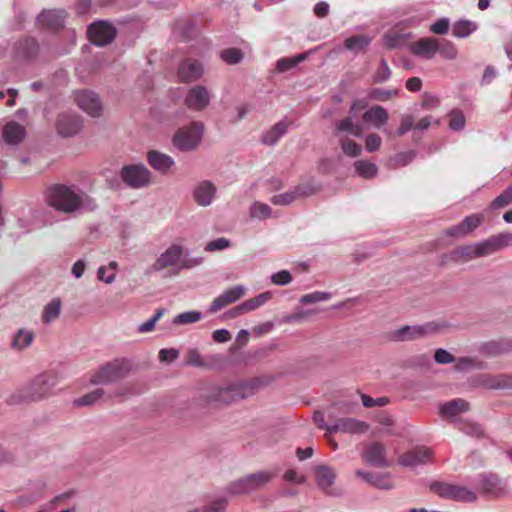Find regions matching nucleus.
<instances>
[{
  "label": "nucleus",
  "mask_w": 512,
  "mask_h": 512,
  "mask_svg": "<svg viewBox=\"0 0 512 512\" xmlns=\"http://www.w3.org/2000/svg\"><path fill=\"white\" fill-rule=\"evenodd\" d=\"M469 409L467 401L461 398H456L451 401L444 403L440 407V413L443 417H453L459 413L465 412Z\"/></svg>",
  "instance_id": "7c9ffc66"
},
{
  "label": "nucleus",
  "mask_w": 512,
  "mask_h": 512,
  "mask_svg": "<svg viewBox=\"0 0 512 512\" xmlns=\"http://www.w3.org/2000/svg\"><path fill=\"white\" fill-rule=\"evenodd\" d=\"M271 298H272L271 292L261 293V294L257 295L256 297L248 299V300L244 301L243 303H241L240 305L232 308L229 311V315H230V317H237V316L243 315L247 312L256 310L257 308H259L260 306H262L266 302H268Z\"/></svg>",
  "instance_id": "a211bd4d"
},
{
  "label": "nucleus",
  "mask_w": 512,
  "mask_h": 512,
  "mask_svg": "<svg viewBox=\"0 0 512 512\" xmlns=\"http://www.w3.org/2000/svg\"><path fill=\"white\" fill-rule=\"evenodd\" d=\"M87 33L92 44L105 46L115 39L117 30L107 21H97L88 27Z\"/></svg>",
  "instance_id": "1a4fd4ad"
},
{
  "label": "nucleus",
  "mask_w": 512,
  "mask_h": 512,
  "mask_svg": "<svg viewBox=\"0 0 512 512\" xmlns=\"http://www.w3.org/2000/svg\"><path fill=\"white\" fill-rule=\"evenodd\" d=\"M267 384L268 381L265 378L260 377L234 384L238 400L253 396L260 388Z\"/></svg>",
  "instance_id": "4be33fe9"
},
{
  "label": "nucleus",
  "mask_w": 512,
  "mask_h": 512,
  "mask_svg": "<svg viewBox=\"0 0 512 512\" xmlns=\"http://www.w3.org/2000/svg\"><path fill=\"white\" fill-rule=\"evenodd\" d=\"M34 339L35 334L32 330L21 328L14 333L10 347L15 351L20 352L30 347Z\"/></svg>",
  "instance_id": "cd10ccee"
},
{
  "label": "nucleus",
  "mask_w": 512,
  "mask_h": 512,
  "mask_svg": "<svg viewBox=\"0 0 512 512\" xmlns=\"http://www.w3.org/2000/svg\"><path fill=\"white\" fill-rule=\"evenodd\" d=\"M118 264L111 261L107 266H100L97 271L98 280L107 284H111L116 279V270Z\"/></svg>",
  "instance_id": "ea45409f"
},
{
  "label": "nucleus",
  "mask_w": 512,
  "mask_h": 512,
  "mask_svg": "<svg viewBox=\"0 0 512 512\" xmlns=\"http://www.w3.org/2000/svg\"><path fill=\"white\" fill-rule=\"evenodd\" d=\"M274 476L275 474L269 471H260L254 474H250L231 483L229 486V491L233 494H248L255 490L261 489Z\"/></svg>",
  "instance_id": "0eeeda50"
},
{
  "label": "nucleus",
  "mask_w": 512,
  "mask_h": 512,
  "mask_svg": "<svg viewBox=\"0 0 512 512\" xmlns=\"http://www.w3.org/2000/svg\"><path fill=\"white\" fill-rule=\"evenodd\" d=\"M270 213L271 208L268 205L260 202L254 203L250 210V214L252 217H258L263 219L269 217Z\"/></svg>",
  "instance_id": "4d7b16f0"
},
{
  "label": "nucleus",
  "mask_w": 512,
  "mask_h": 512,
  "mask_svg": "<svg viewBox=\"0 0 512 512\" xmlns=\"http://www.w3.org/2000/svg\"><path fill=\"white\" fill-rule=\"evenodd\" d=\"M67 13L62 9L44 10L36 18V25L40 29L56 30L64 26Z\"/></svg>",
  "instance_id": "4468645a"
},
{
  "label": "nucleus",
  "mask_w": 512,
  "mask_h": 512,
  "mask_svg": "<svg viewBox=\"0 0 512 512\" xmlns=\"http://www.w3.org/2000/svg\"><path fill=\"white\" fill-rule=\"evenodd\" d=\"M481 384L487 389H512V374L483 375Z\"/></svg>",
  "instance_id": "393cba45"
},
{
  "label": "nucleus",
  "mask_w": 512,
  "mask_h": 512,
  "mask_svg": "<svg viewBox=\"0 0 512 512\" xmlns=\"http://www.w3.org/2000/svg\"><path fill=\"white\" fill-rule=\"evenodd\" d=\"M438 52L441 54V56L447 59H454L457 55V51L454 45L447 40H443L442 42L439 41Z\"/></svg>",
  "instance_id": "13d9d810"
},
{
  "label": "nucleus",
  "mask_w": 512,
  "mask_h": 512,
  "mask_svg": "<svg viewBox=\"0 0 512 512\" xmlns=\"http://www.w3.org/2000/svg\"><path fill=\"white\" fill-rule=\"evenodd\" d=\"M296 199L297 198H296V195L294 193V190H292V191H288V192H285V193L274 195L271 198V202L274 205H289L292 202H294Z\"/></svg>",
  "instance_id": "6e6d98bb"
},
{
  "label": "nucleus",
  "mask_w": 512,
  "mask_h": 512,
  "mask_svg": "<svg viewBox=\"0 0 512 512\" xmlns=\"http://www.w3.org/2000/svg\"><path fill=\"white\" fill-rule=\"evenodd\" d=\"M288 124L284 121L276 123L262 136V142L266 145H274L286 133Z\"/></svg>",
  "instance_id": "f704fd0d"
},
{
  "label": "nucleus",
  "mask_w": 512,
  "mask_h": 512,
  "mask_svg": "<svg viewBox=\"0 0 512 512\" xmlns=\"http://www.w3.org/2000/svg\"><path fill=\"white\" fill-rule=\"evenodd\" d=\"M415 153L413 151L401 152L396 154L390 161L392 168H400L408 165L414 159Z\"/></svg>",
  "instance_id": "de8ad7c7"
},
{
  "label": "nucleus",
  "mask_w": 512,
  "mask_h": 512,
  "mask_svg": "<svg viewBox=\"0 0 512 512\" xmlns=\"http://www.w3.org/2000/svg\"><path fill=\"white\" fill-rule=\"evenodd\" d=\"M56 128L61 136L71 137L81 130L82 121L76 114L63 113L57 119Z\"/></svg>",
  "instance_id": "dca6fc26"
},
{
  "label": "nucleus",
  "mask_w": 512,
  "mask_h": 512,
  "mask_svg": "<svg viewBox=\"0 0 512 512\" xmlns=\"http://www.w3.org/2000/svg\"><path fill=\"white\" fill-rule=\"evenodd\" d=\"M396 95H397V90H383V89L376 88V89H372L369 92L368 97L371 100H377V101L384 102Z\"/></svg>",
  "instance_id": "3c124183"
},
{
  "label": "nucleus",
  "mask_w": 512,
  "mask_h": 512,
  "mask_svg": "<svg viewBox=\"0 0 512 512\" xmlns=\"http://www.w3.org/2000/svg\"><path fill=\"white\" fill-rule=\"evenodd\" d=\"M59 379L56 373L49 371L36 376L26 387L25 398L30 401L40 400L50 394Z\"/></svg>",
  "instance_id": "39448f33"
},
{
  "label": "nucleus",
  "mask_w": 512,
  "mask_h": 512,
  "mask_svg": "<svg viewBox=\"0 0 512 512\" xmlns=\"http://www.w3.org/2000/svg\"><path fill=\"white\" fill-rule=\"evenodd\" d=\"M227 502L224 499H219L213 502L210 506L203 510H194V512H223L226 508Z\"/></svg>",
  "instance_id": "774afa93"
},
{
  "label": "nucleus",
  "mask_w": 512,
  "mask_h": 512,
  "mask_svg": "<svg viewBox=\"0 0 512 512\" xmlns=\"http://www.w3.org/2000/svg\"><path fill=\"white\" fill-rule=\"evenodd\" d=\"M293 190L297 199L308 197L317 191V189L310 183L299 184Z\"/></svg>",
  "instance_id": "052dcab7"
},
{
  "label": "nucleus",
  "mask_w": 512,
  "mask_h": 512,
  "mask_svg": "<svg viewBox=\"0 0 512 512\" xmlns=\"http://www.w3.org/2000/svg\"><path fill=\"white\" fill-rule=\"evenodd\" d=\"M75 102L87 114L93 117L100 115L101 101L94 92L88 90L77 91L75 93Z\"/></svg>",
  "instance_id": "ddd939ff"
},
{
  "label": "nucleus",
  "mask_w": 512,
  "mask_h": 512,
  "mask_svg": "<svg viewBox=\"0 0 512 512\" xmlns=\"http://www.w3.org/2000/svg\"><path fill=\"white\" fill-rule=\"evenodd\" d=\"M15 49L17 58L28 59L37 53L38 44L33 38H25L16 43Z\"/></svg>",
  "instance_id": "2f4dec72"
},
{
  "label": "nucleus",
  "mask_w": 512,
  "mask_h": 512,
  "mask_svg": "<svg viewBox=\"0 0 512 512\" xmlns=\"http://www.w3.org/2000/svg\"><path fill=\"white\" fill-rule=\"evenodd\" d=\"M439 40L434 37L422 38L414 42L411 51L417 56L431 59L438 52Z\"/></svg>",
  "instance_id": "6ab92c4d"
},
{
  "label": "nucleus",
  "mask_w": 512,
  "mask_h": 512,
  "mask_svg": "<svg viewBox=\"0 0 512 512\" xmlns=\"http://www.w3.org/2000/svg\"><path fill=\"white\" fill-rule=\"evenodd\" d=\"M341 149L345 155L350 157H357L361 155L362 148L359 144H357L354 140L348 138L340 139Z\"/></svg>",
  "instance_id": "c03bdc74"
},
{
  "label": "nucleus",
  "mask_w": 512,
  "mask_h": 512,
  "mask_svg": "<svg viewBox=\"0 0 512 512\" xmlns=\"http://www.w3.org/2000/svg\"><path fill=\"white\" fill-rule=\"evenodd\" d=\"M245 294V289L242 286L232 287L225 292H223L220 296L214 299L212 305L210 307L211 312H216L223 307L237 301Z\"/></svg>",
  "instance_id": "aec40b11"
},
{
  "label": "nucleus",
  "mask_w": 512,
  "mask_h": 512,
  "mask_svg": "<svg viewBox=\"0 0 512 512\" xmlns=\"http://www.w3.org/2000/svg\"><path fill=\"white\" fill-rule=\"evenodd\" d=\"M187 266L184 258V250L181 245L172 244L162 252L151 266L153 271H163L170 269L179 271Z\"/></svg>",
  "instance_id": "20e7f679"
},
{
  "label": "nucleus",
  "mask_w": 512,
  "mask_h": 512,
  "mask_svg": "<svg viewBox=\"0 0 512 512\" xmlns=\"http://www.w3.org/2000/svg\"><path fill=\"white\" fill-rule=\"evenodd\" d=\"M356 475L379 489H391L394 487L387 473H371L357 470Z\"/></svg>",
  "instance_id": "a878e982"
},
{
  "label": "nucleus",
  "mask_w": 512,
  "mask_h": 512,
  "mask_svg": "<svg viewBox=\"0 0 512 512\" xmlns=\"http://www.w3.org/2000/svg\"><path fill=\"white\" fill-rule=\"evenodd\" d=\"M130 370V362L126 359H115L97 369L90 378L94 385H109L124 378Z\"/></svg>",
  "instance_id": "7ed1b4c3"
},
{
  "label": "nucleus",
  "mask_w": 512,
  "mask_h": 512,
  "mask_svg": "<svg viewBox=\"0 0 512 512\" xmlns=\"http://www.w3.org/2000/svg\"><path fill=\"white\" fill-rule=\"evenodd\" d=\"M211 101L210 91L202 85L194 86V111H203Z\"/></svg>",
  "instance_id": "72a5a7b5"
},
{
  "label": "nucleus",
  "mask_w": 512,
  "mask_h": 512,
  "mask_svg": "<svg viewBox=\"0 0 512 512\" xmlns=\"http://www.w3.org/2000/svg\"><path fill=\"white\" fill-rule=\"evenodd\" d=\"M236 401H238V396L234 384L226 387L212 388V393L207 399L208 403L217 404H231Z\"/></svg>",
  "instance_id": "412c9836"
},
{
  "label": "nucleus",
  "mask_w": 512,
  "mask_h": 512,
  "mask_svg": "<svg viewBox=\"0 0 512 512\" xmlns=\"http://www.w3.org/2000/svg\"><path fill=\"white\" fill-rule=\"evenodd\" d=\"M307 58L306 53L299 54L292 58H281L277 61L276 67L279 72H285L297 66L300 62Z\"/></svg>",
  "instance_id": "79ce46f5"
},
{
  "label": "nucleus",
  "mask_w": 512,
  "mask_h": 512,
  "mask_svg": "<svg viewBox=\"0 0 512 512\" xmlns=\"http://www.w3.org/2000/svg\"><path fill=\"white\" fill-rule=\"evenodd\" d=\"M177 77L181 82L189 84L192 79V62L187 59L179 67Z\"/></svg>",
  "instance_id": "603ef678"
},
{
  "label": "nucleus",
  "mask_w": 512,
  "mask_h": 512,
  "mask_svg": "<svg viewBox=\"0 0 512 512\" xmlns=\"http://www.w3.org/2000/svg\"><path fill=\"white\" fill-rule=\"evenodd\" d=\"M216 187L209 181L199 183L194 190V200L201 206H208L215 197Z\"/></svg>",
  "instance_id": "bb28decb"
},
{
  "label": "nucleus",
  "mask_w": 512,
  "mask_h": 512,
  "mask_svg": "<svg viewBox=\"0 0 512 512\" xmlns=\"http://www.w3.org/2000/svg\"><path fill=\"white\" fill-rule=\"evenodd\" d=\"M166 310L164 308L157 309L155 314L146 322L138 326L140 333H148L154 330L156 323L162 318Z\"/></svg>",
  "instance_id": "49530a36"
},
{
  "label": "nucleus",
  "mask_w": 512,
  "mask_h": 512,
  "mask_svg": "<svg viewBox=\"0 0 512 512\" xmlns=\"http://www.w3.org/2000/svg\"><path fill=\"white\" fill-rule=\"evenodd\" d=\"M221 59L227 64L234 65L243 59V53L238 48H227L221 51Z\"/></svg>",
  "instance_id": "a18cd8bd"
},
{
  "label": "nucleus",
  "mask_w": 512,
  "mask_h": 512,
  "mask_svg": "<svg viewBox=\"0 0 512 512\" xmlns=\"http://www.w3.org/2000/svg\"><path fill=\"white\" fill-rule=\"evenodd\" d=\"M147 161L153 169L165 174L174 165V160L167 154L159 151H150L147 155Z\"/></svg>",
  "instance_id": "b1692460"
},
{
  "label": "nucleus",
  "mask_w": 512,
  "mask_h": 512,
  "mask_svg": "<svg viewBox=\"0 0 512 512\" xmlns=\"http://www.w3.org/2000/svg\"><path fill=\"white\" fill-rule=\"evenodd\" d=\"M315 476L317 485L326 490L334 483L336 473L332 468L323 465L315 469Z\"/></svg>",
  "instance_id": "473e14b6"
},
{
  "label": "nucleus",
  "mask_w": 512,
  "mask_h": 512,
  "mask_svg": "<svg viewBox=\"0 0 512 512\" xmlns=\"http://www.w3.org/2000/svg\"><path fill=\"white\" fill-rule=\"evenodd\" d=\"M46 200L55 210L69 215L91 211L96 207L93 199L74 186L56 184L48 188Z\"/></svg>",
  "instance_id": "f257e3e1"
},
{
  "label": "nucleus",
  "mask_w": 512,
  "mask_h": 512,
  "mask_svg": "<svg viewBox=\"0 0 512 512\" xmlns=\"http://www.w3.org/2000/svg\"><path fill=\"white\" fill-rule=\"evenodd\" d=\"M330 299V294L327 292L316 291L313 293L305 294L301 297L300 302L302 304H311L320 301H326Z\"/></svg>",
  "instance_id": "864d4df0"
},
{
  "label": "nucleus",
  "mask_w": 512,
  "mask_h": 512,
  "mask_svg": "<svg viewBox=\"0 0 512 512\" xmlns=\"http://www.w3.org/2000/svg\"><path fill=\"white\" fill-rule=\"evenodd\" d=\"M434 451L425 446L416 447L404 454H402L398 463L405 467H414L433 462Z\"/></svg>",
  "instance_id": "9d476101"
},
{
  "label": "nucleus",
  "mask_w": 512,
  "mask_h": 512,
  "mask_svg": "<svg viewBox=\"0 0 512 512\" xmlns=\"http://www.w3.org/2000/svg\"><path fill=\"white\" fill-rule=\"evenodd\" d=\"M271 281L275 285H287L292 281V276L289 271L281 270L271 276Z\"/></svg>",
  "instance_id": "680f3d73"
},
{
  "label": "nucleus",
  "mask_w": 512,
  "mask_h": 512,
  "mask_svg": "<svg viewBox=\"0 0 512 512\" xmlns=\"http://www.w3.org/2000/svg\"><path fill=\"white\" fill-rule=\"evenodd\" d=\"M363 120L370 123L375 128H380L385 125L389 119L388 112L382 106H373L368 109L362 116Z\"/></svg>",
  "instance_id": "c85d7f7f"
},
{
  "label": "nucleus",
  "mask_w": 512,
  "mask_h": 512,
  "mask_svg": "<svg viewBox=\"0 0 512 512\" xmlns=\"http://www.w3.org/2000/svg\"><path fill=\"white\" fill-rule=\"evenodd\" d=\"M105 394V391L102 388H97L90 393H87L78 399L75 400V405L77 406H87L92 405L101 399Z\"/></svg>",
  "instance_id": "37998d69"
},
{
  "label": "nucleus",
  "mask_w": 512,
  "mask_h": 512,
  "mask_svg": "<svg viewBox=\"0 0 512 512\" xmlns=\"http://www.w3.org/2000/svg\"><path fill=\"white\" fill-rule=\"evenodd\" d=\"M120 177L128 187L140 189L149 185L151 173L143 164H132L122 167Z\"/></svg>",
  "instance_id": "6e6552de"
},
{
  "label": "nucleus",
  "mask_w": 512,
  "mask_h": 512,
  "mask_svg": "<svg viewBox=\"0 0 512 512\" xmlns=\"http://www.w3.org/2000/svg\"><path fill=\"white\" fill-rule=\"evenodd\" d=\"M484 221L483 214H472L463 219L461 223L446 230V235L451 237H465L474 231Z\"/></svg>",
  "instance_id": "2eb2a0df"
},
{
  "label": "nucleus",
  "mask_w": 512,
  "mask_h": 512,
  "mask_svg": "<svg viewBox=\"0 0 512 512\" xmlns=\"http://www.w3.org/2000/svg\"><path fill=\"white\" fill-rule=\"evenodd\" d=\"M363 459L367 463L376 467L385 468L390 465L386 459L385 446L379 442L371 443L366 447V450L363 454Z\"/></svg>",
  "instance_id": "f3484780"
},
{
  "label": "nucleus",
  "mask_w": 512,
  "mask_h": 512,
  "mask_svg": "<svg viewBox=\"0 0 512 512\" xmlns=\"http://www.w3.org/2000/svg\"><path fill=\"white\" fill-rule=\"evenodd\" d=\"M431 32L438 35L446 34L449 30V20L441 18L437 20L430 28Z\"/></svg>",
  "instance_id": "338daca9"
},
{
  "label": "nucleus",
  "mask_w": 512,
  "mask_h": 512,
  "mask_svg": "<svg viewBox=\"0 0 512 512\" xmlns=\"http://www.w3.org/2000/svg\"><path fill=\"white\" fill-rule=\"evenodd\" d=\"M370 42L371 38L366 35H354L345 39L344 46L347 50L358 53L365 50Z\"/></svg>",
  "instance_id": "c9c22d12"
},
{
  "label": "nucleus",
  "mask_w": 512,
  "mask_h": 512,
  "mask_svg": "<svg viewBox=\"0 0 512 512\" xmlns=\"http://www.w3.org/2000/svg\"><path fill=\"white\" fill-rule=\"evenodd\" d=\"M3 139L9 145H18L26 136V129L23 125L10 121L3 128Z\"/></svg>",
  "instance_id": "5701e85b"
},
{
  "label": "nucleus",
  "mask_w": 512,
  "mask_h": 512,
  "mask_svg": "<svg viewBox=\"0 0 512 512\" xmlns=\"http://www.w3.org/2000/svg\"><path fill=\"white\" fill-rule=\"evenodd\" d=\"M382 145L381 137L376 133H370L365 138V149L372 153L378 151Z\"/></svg>",
  "instance_id": "5fc2aeb1"
},
{
  "label": "nucleus",
  "mask_w": 512,
  "mask_h": 512,
  "mask_svg": "<svg viewBox=\"0 0 512 512\" xmlns=\"http://www.w3.org/2000/svg\"><path fill=\"white\" fill-rule=\"evenodd\" d=\"M430 490L444 499L462 502H473L476 500L475 492L464 486L454 485L447 482L435 481L430 484Z\"/></svg>",
  "instance_id": "423d86ee"
},
{
  "label": "nucleus",
  "mask_w": 512,
  "mask_h": 512,
  "mask_svg": "<svg viewBox=\"0 0 512 512\" xmlns=\"http://www.w3.org/2000/svg\"><path fill=\"white\" fill-rule=\"evenodd\" d=\"M414 119L411 115H405L401 119L400 126L397 130L398 136H403L406 134L409 130L414 128Z\"/></svg>",
  "instance_id": "69168bd1"
},
{
  "label": "nucleus",
  "mask_w": 512,
  "mask_h": 512,
  "mask_svg": "<svg viewBox=\"0 0 512 512\" xmlns=\"http://www.w3.org/2000/svg\"><path fill=\"white\" fill-rule=\"evenodd\" d=\"M437 330L434 323L425 325L404 326L393 333V338L398 341H410L422 338Z\"/></svg>",
  "instance_id": "f8f14e48"
},
{
  "label": "nucleus",
  "mask_w": 512,
  "mask_h": 512,
  "mask_svg": "<svg viewBox=\"0 0 512 512\" xmlns=\"http://www.w3.org/2000/svg\"><path fill=\"white\" fill-rule=\"evenodd\" d=\"M361 398H362L363 405L367 408H372L375 406H385L389 403V400L386 397H380V398L374 399L368 395L362 394Z\"/></svg>",
  "instance_id": "e2e57ef3"
},
{
  "label": "nucleus",
  "mask_w": 512,
  "mask_h": 512,
  "mask_svg": "<svg viewBox=\"0 0 512 512\" xmlns=\"http://www.w3.org/2000/svg\"><path fill=\"white\" fill-rule=\"evenodd\" d=\"M512 202V184L507 187L499 196L491 203V207L498 209L508 206Z\"/></svg>",
  "instance_id": "09e8293b"
},
{
  "label": "nucleus",
  "mask_w": 512,
  "mask_h": 512,
  "mask_svg": "<svg viewBox=\"0 0 512 512\" xmlns=\"http://www.w3.org/2000/svg\"><path fill=\"white\" fill-rule=\"evenodd\" d=\"M354 168L359 176L366 179L374 178L378 172L377 166L366 160L356 161L354 163Z\"/></svg>",
  "instance_id": "4c0bfd02"
},
{
  "label": "nucleus",
  "mask_w": 512,
  "mask_h": 512,
  "mask_svg": "<svg viewBox=\"0 0 512 512\" xmlns=\"http://www.w3.org/2000/svg\"><path fill=\"white\" fill-rule=\"evenodd\" d=\"M475 29L476 26L473 22L462 20L453 25L452 33L455 37L463 38L470 35Z\"/></svg>",
  "instance_id": "a19ab883"
},
{
  "label": "nucleus",
  "mask_w": 512,
  "mask_h": 512,
  "mask_svg": "<svg viewBox=\"0 0 512 512\" xmlns=\"http://www.w3.org/2000/svg\"><path fill=\"white\" fill-rule=\"evenodd\" d=\"M369 424L355 418H341L327 428L329 433L343 432L348 434H364L368 431Z\"/></svg>",
  "instance_id": "9b49d317"
},
{
  "label": "nucleus",
  "mask_w": 512,
  "mask_h": 512,
  "mask_svg": "<svg viewBox=\"0 0 512 512\" xmlns=\"http://www.w3.org/2000/svg\"><path fill=\"white\" fill-rule=\"evenodd\" d=\"M336 129L341 132H348L355 137H361L363 134V128L359 124L353 123L349 117L343 118L336 122Z\"/></svg>",
  "instance_id": "58836bf2"
},
{
  "label": "nucleus",
  "mask_w": 512,
  "mask_h": 512,
  "mask_svg": "<svg viewBox=\"0 0 512 512\" xmlns=\"http://www.w3.org/2000/svg\"><path fill=\"white\" fill-rule=\"evenodd\" d=\"M465 126V117L462 111L454 109L450 113L449 127L452 130L459 131Z\"/></svg>",
  "instance_id": "8fccbe9b"
},
{
  "label": "nucleus",
  "mask_w": 512,
  "mask_h": 512,
  "mask_svg": "<svg viewBox=\"0 0 512 512\" xmlns=\"http://www.w3.org/2000/svg\"><path fill=\"white\" fill-rule=\"evenodd\" d=\"M434 359L438 364H449L455 362L454 356L442 348L435 351Z\"/></svg>",
  "instance_id": "0e129e2a"
},
{
  "label": "nucleus",
  "mask_w": 512,
  "mask_h": 512,
  "mask_svg": "<svg viewBox=\"0 0 512 512\" xmlns=\"http://www.w3.org/2000/svg\"><path fill=\"white\" fill-rule=\"evenodd\" d=\"M231 246V242L224 237L212 240L205 246V251L214 252L217 250H223Z\"/></svg>",
  "instance_id": "bf43d9fd"
},
{
  "label": "nucleus",
  "mask_w": 512,
  "mask_h": 512,
  "mask_svg": "<svg viewBox=\"0 0 512 512\" xmlns=\"http://www.w3.org/2000/svg\"><path fill=\"white\" fill-rule=\"evenodd\" d=\"M511 244L512 234H498L480 243L472 245H461L456 247L452 251L442 255L440 264L445 266L450 263H466L477 257H483L492 254L497 250L509 246Z\"/></svg>",
  "instance_id": "f03ea898"
},
{
  "label": "nucleus",
  "mask_w": 512,
  "mask_h": 512,
  "mask_svg": "<svg viewBox=\"0 0 512 512\" xmlns=\"http://www.w3.org/2000/svg\"><path fill=\"white\" fill-rule=\"evenodd\" d=\"M61 313V300L59 298L52 299L43 309L42 321L49 324L56 320Z\"/></svg>",
  "instance_id": "e433bc0d"
},
{
  "label": "nucleus",
  "mask_w": 512,
  "mask_h": 512,
  "mask_svg": "<svg viewBox=\"0 0 512 512\" xmlns=\"http://www.w3.org/2000/svg\"><path fill=\"white\" fill-rule=\"evenodd\" d=\"M173 145L181 151H189L192 149V128L191 125H186L179 128L174 137Z\"/></svg>",
  "instance_id": "c756f323"
}]
</instances>
